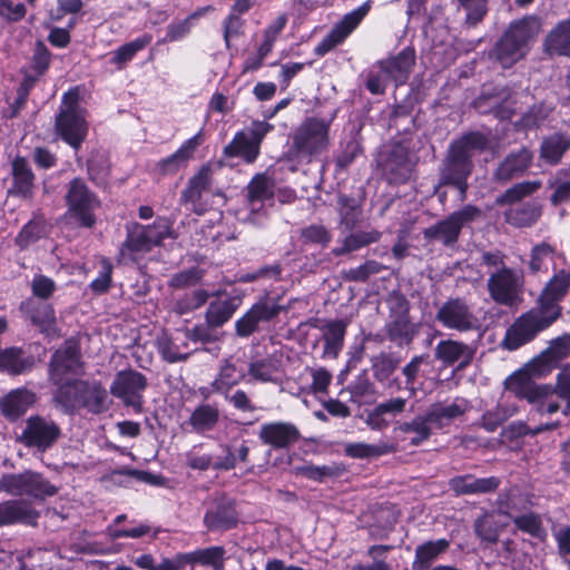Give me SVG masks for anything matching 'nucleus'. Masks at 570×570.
<instances>
[{"instance_id": "423d86ee", "label": "nucleus", "mask_w": 570, "mask_h": 570, "mask_svg": "<svg viewBox=\"0 0 570 570\" xmlns=\"http://www.w3.org/2000/svg\"><path fill=\"white\" fill-rule=\"evenodd\" d=\"M330 121L321 118H306L292 135V153L298 158L311 163L327 149L330 145Z\"/></svg>"}, {"instance_id": "a19ab883", "label": "nucleus", "mask_w": 570, "mask_h": 570, "mask_svg": "<svg viewBox=\"0 0 570 570\" xmlns=\"http://www.w3.org/2000/svg\"><path fill=\"white\" fill-rule=\"evenodd\" d=\"M396 451L397 444L387 441H380L374 444L363 442L347 443L344 446L345 454L353 459L379 458L382 455L395 453Z\"/></svg>"}, {"instance_id": "393cba45", "label": "nucleus", "mask_w": 570, "mask_h": 570, "mask_svg": "<svg viewBox=\"0 0 570 570\" xmlns=\"http://www.w3.org/2000/svg\"><path fill=\"white\" fill-rule=\"evenodd\" d=\"M209 187L210 170L207 167H203L189 179L187 187L181 193V202L189 205L194 213L202 215L206 209L202 200L209 191Z\"/></svg>"}, {"instance_id": "a18cd8bd", "label": "nucleus", "mask_w": 570, "mask_h": 570, "mask_svg": "<svg viewBox=\"0 0 570 570\" xmlns=\"http://www.w3.org/2000/svg\"><path fill=\"white\" fill-rule=\"evenodd\" d=\"M13 186L10 193L22 197L31 196L33 188V174L24 158H16L12 161Z\"/></svg>"}, {"instance_id": "680f3d73", "label": "nucleus", "mask_w": 570, "mask_h": 570, "mask_svg": "<svg viewBox=\"0 0 570 570\" xmlns=\"http://www.w3.org/2000/svg\"><path fill=\"white\" fill-rule=\"evenodd\" d=\"M386 267L374 261L368 259L364 264L342 272V277L347 282H366L372 275L379 274Z\"/></svg>"}, {"instance_id": "6e6552de", "label": "nucleus", "mask_w": 570, "mask_h": 570, "mask_svg": "<svg viewBox=\"0 0 570 570\" xmlns=\"http://www.w3.org/2000/svg\"><path fill=\"white\" fill-rule=\"evenodd\" d=\"M0 492L12 497H29L45 500L53 497L58 488L51 484L41 473L26 470L21 473H4L0 478Z\"/></svg>"}, {"instance_id": "58836bf2", "label": "nucleus", "mask_w": 570, "mask_h": 570, "mask_svg": "<svg viewBox=\"0 0 570 570\" xmlns=\"http://www.w3.org/2000/svg\"><path fill=\"white\" fill-rule=\"evenodd\" d=\"M202 132L199 131L188 140H186L178 150H176L173 155L164 158L159 161V169L164 174L174 173L178 170L180 167L185 166L187 161L191 158L193 154L197 149V147L202 144Z\"/></svg>"}, {"instance_id": "f8f14e48", "label": "nucleus", "mask_w": 570, "mask_h": 570, "mask_svg": "<svg viewBox=\"0 0 570 570\" xmlns=\"http://www.w3.org/2000/svg\"><path fill=\"white\" fill-rule=\"evenodd\" d=\"M487 287L495 303L512 306L523 292V275L512 268H500L490 274Z\"/></svg>"}, {"instance_id": "bb28decb", "label": "nucleus", "mask_w": 570, "mask_h": 570, "mask_svg": "<svg viewBox=\"0 0 570 570\" xmlns=\"http://www.w3.org/2000/svg\"><path fill=\"white\" fill-rule=\"evenodd\" d=\"M532 158V153L524 147L510 153L493 173V178L497 181L507 183L522 175L530 167Z\"/></svg>"}, {"instance_id": "4be33fe9", "label": "nucleus", "mask_w": 570, "mask_h": 570, "mask_svg": "<svg viewBox=\"0 0 570 570\" xmlns=\"http://www.w3.org/2000/svg\"><path fill=\"white\" fill-rule=\"evenodd\" d=\"M258 436L273 449H287L299 440L301 433L293 423L271 422L261 426Z\"/></svg>"}, {"instance_id": "ea45409f", "label": "nucleus", "mask_w": 570, "mask_h": 570, "mask_svg": "<svg viewBox=\"0 0 570 570\" xmlns=\"http://www.w3.org/2000/svg\"><path fill=\"white\" fill-rule=\"evenodd\" d=\"M381 235L382 234L376 229L351 233L342 239L340 246L332 249V254L338 257L360 250L370 244L376 243L381 238Z\"/></svg>"}, {"instance_id": "6ab92c4d", "label": "nucleus", "mask_w": 570, "mask_h": 570, "mask_svg": "<svg viewBox=\"0 0 570 570\" xmlns=\"http://www.w3.org/2000/svg\"><path fill=\"white\" fill-rule=\"evenodd\" d=\"M283 307L268 301L255 303L242 317L235 322V333L239 337H248L259 331L261 323L276 317Z\"/></svg>"}, {"instance_id": "e433bc0d", "label": "nucleus", "mask_w": 570, "mask_h": 570, "mask_svg": "<svg viewBox=\"0 0 570 570\" xmlns=\"http://www.w3.org/2000/svg\"><path fill=\"white\" fill-rule=\"evenodd\" d=\"M220 417L217 404L202 403L191 412L187 424L193 432L205 433L215 429Z\"/></svg>"}, {"instance_id": "ddd939ff", "label": "nucleus", "mask_w": 570, "mask_h": 570, "mask_svg": "<svg viewBox=\"0 0 570 570\" xmlns=\"http://www.w3.org/2000/svg\"><path fill=\"white\" fill-rule=\"evenodd\" d=\"M79 343L68 338L51 356L49 362V380L53 384L68 381L69 376L80 375L82 372Z\"/></svg>"}, {"instance_id": "2f4dec72", "label": "nucleus", "mask_w": 570, "mask_h": 570, "mask_svg": "<svg viewBox=\"0 0 570 570\" xmlns=\"http://www.w3.org/2000/svg\"><path fill=\"white\" fill-rule=\"evenodd\" d=\"M204 523L210 531H226L234 528L237 523L234 504L227 500L216 503L206 512Z\"/></svg>"}, {"instance_id": "338daca9", "label": "nucleus", "mask_w": 570, "mask_h": 570, "mask_svg": "<svg viewBox=\"0 0 570 570\" xmlns=\"http://www.w3.org/2000/svg\"><path fill=\"white\" fill-rule=\"evenodd\" d=\"M207 299L208 293L205 289H196L176 301L175 312L179 315L187 314L203 306Z\"/></svg>"}, {"instance_id": "412c9836", "label": "nucleus", "mask_w": 570, "mask_h": 570, "mask_svg": "<svg viewBox=\"0 0 570 570\" xmlns=\"http://www.w3.org/2000/svg\"><path fill=\"white\" fill-rule=\"evenodd\" d=\"M475 350L470 345L448 338L440 341L434 350V355L444 366H452L458 363V368L463 370L471 364Z\"/></svg>"}, {"instance_id": "09e8293b", "label": "nucleus", "mask_w": 570, "mask_h": 570, "mask_svg": "<svg viewBox=\"0 0 570 570\" xmlns=\"http://www.w3.org/2000/svg\"><path fill=\"white\" fill-rule=\"evenodd\" d=\"M236 309L233 298L213 301L205 314L206 324L209 327H220L232 318Z\"/></svg>"}, {"instance_id": "c9c22d12", "label": "nucleus", "mask_w": 570, "mask_h": 570, "mask_svg": "<svg viewBox=\"0 0 570 570\" xmlns=\"http://www.w3.org/2000/svg\"><path fill=\"white\" fill-rule=\"evenodd\" d=\"M273 197V181L265 175H256L247 185V204L250 213H259L264 209V203Z\"/></svg>"}, {"instance_id": "5701e85b", "label": "nucleus", "mask_w": 570, "mask_h": 570, "mask_svg": "<svg viewBox=\"0 0 570 570\" xmlns=\"http://www.w3.org/2000/svg\"><path fill=\"white\" fill-rule=\"evenodd\" d=\"M570 355V333H566L552 340L548 348L541 353L533 364H530L525 371L539 376L549 372L552 367Z\"/></svg>"}, {"instance_id": "cd10ccee", "label": "nucleus", "mask_w": 570, "mask_h": 570, "mask_svg": "<svg viewBox=\"0 0 570 570\" xmlns=\"http://www.w3.org/2000/svg\"><path fill=\"white\" fill-rule=\"evenodd\" d=\"M415 63V51L413 48H404L395 57L380 62L381 71L386 78L396 82L404 83Z\"/></svg>"}, {"instance_id": "a878e982", "label": "nucleus", "mask_w": 570, "mask_h": 570, "mask_svg": "<svg viewBox=\"0 0 570 570\" xmlns=\"http://www.w3.org/2000/svg\"><path fill=\"white\" fill-rule=\"evenodd\" d=\"M39 513L23 499H12L0 503V527L14 523L36 524Z\"/></svg>"}, {"instance_id": "8fccbe9b", "label": "nucleus", "mask_w": 570, "mask_h": 570, "mask_svg": "<svg viewBox=\"0 0 570 570\" xmlns=\"http://www.w3.org/2000/svg\"><path fill=\"white\" fill-rule=\"evenodd\" d=\"M542 215V206L535 203H527L512 208L505 213L509 224L517 227H530L538 222Z\"/></svg>"}, {"instance_id": "aec40b11", "label": "nucleus", "mask_w": 570, "mask_h": 570, "mask_svg": "<svg viewBox=\"0 0 570 570\" xmlns=\"http://www.w3.org/2000/svg\"><path fill=\"white\" fill-rule=\"evenodd\" d=\"M519 97L507 88L494 92H483L476 100L475 107L480 112L491 111L501 120L510 119L518 111Z\"/></svg>"}, {"instance_id": "6e6d98bb", "label": "nucleus", "mask_w": 570, "mask_h": 570, "mask_svg": "<svg viewBox=\"0 0 570 570\" xmlns=\"http://www.w3.org/2000/svg\"><path fill=\"white\" fill-rule=\"evenodd\" d=\"M503 525L493 513H483L474 522L475 534L483 541L495 543Z\"/></svg>"}, {"instance_id": "b1692460", "label": "nucleus", "mask_w": 570, "mask_h": 570, "mask_svg": "<svg viewBox=\"0 0 570 570\" xmlns=\"http://www.w3.org/2000/svg\"><path fill=\"white\" fill-rule=\"evenodd\" d=\"M501 484L497 476L476 478L472 474L450 479L449 487L456 495H480L495 492Z\"/></svg>"}, {"instance_id": "f3484780", "label": "nucleus", "mask_w": 570, "mask_h": 570, "mask_svg": "<svg viewBox=\"0 0 570 570\" xmlns=\"http://www.w3.org/2000/svg\"><path fill=\"white\" fill-rule=\"evenodd\" d=\"M368 10L370 4L364 3L352 12L345 14L343 19L335 24V27L315 47L314 53L318 57H323L336 46L341 45L360 24Z\"/></svg>"}, {"instance_id": "49530a36", "label": "nucleus", "mask_w": 570, "mask_h": 570, "mask_svg": "<svg viewBox=\"0 0 570 570\" xmlns=\"http://www.w3.org/2000/svg\"><path fill=\"white\" fill-rule=\"evenodd\" d=\"M86 382L87 381L73 380L71 382L65 381L61 384H57L58 390L55 394V401L60 404L65 411L81 406L85 389L79 385L86 384Z\"/></svg>"}, {"instance_id": "20e7f679", "label": "nucleus", "mask_w": 570, "mask_h": 570, "mask_svg": "<svg viewBox=\"0 0 570 570\" xmlns=\"http://www.w3.org/2000/svg\"><path fill=\"white\" fill-rule=\"evenodd\" d=\"M559 318L557 308L542 306L537 302L535 306L522 313L508 327L502 346L508 351L518 350L532 342Z\"/></svg>"}, {"instance_id": "0e129e2a", "label": "nucleus", "mask_w": 570, "mask_h": 570, "mask_svg": "<svg viewBox=\"0 0 570 570\" xmlns=\"http://www.w3.org/2000/svg\"><path fill=\"white\" fill-rule=\"evenodd\" d=\"M513 523L518 530L530 534L531 537L542 539L546 537V530L539 514L530 512L513 518Z\"/></svg>"}, {"instance_id": "39448f33", "label": "nucleus", "mask_w": 570, "mask_h": 570, "mask_svg": "<svg viewBox=\"0 0 570 570\" xmlns=\"http://www.w3.org/2000/svg\"><path fill=\"white\" fill-rule=\"evenodd\" d=\"M79 98L77 88L63 95L55 124L58 136L76 150L81 147L88 134L86 111L79 106Z\"/></svg>"}, {"instance_id": "c85d7f7f", "label": "nucleus", "mask_w": 570, "mask_h": 570, "mask_svg": "<svg viewBox=\"0 0 570 570\" xmlns=\"http://www.w3.org/2000/svg\"><path fill=\"white\" fill-rule=\"evenodd\" d=\"M246 376V371L237 364L233 356H229L222 360L218 373L210 383V386L213 392L218 394L230 392L234 386L244 382Z\"/></svg>"}, {"instance_id": "c03bdc74", "label": "nucleus", "mask_w": 570, "mask_h": 570, "mask_svg": "<svg viewBox=\"0 0 570 570\" xmlns=\"http://www.w3.org/2000/svg\"><path fill=\"white\" fill-rule=\"evenodd\" d=\"M33 365V358L23 357L20 348L10 347L0 352V372L19 375L30 371Z\"/></svg>"}, {"instance_id": "72a5a7b5", "label": "nucleus", "mask_w": 570, "mask_h": 570, "mask_svg": "<svg viewBox=\"0 0 570 570\" xmlns=\"http://www.w3.org/2000/svg\"><path fill=\"white\" fill-rule=\"evenodd\" d=\"M36 400V394L27 389L13 390L0 401L1 412L6 417L16 420L23 415Z\"/></svg>"}, {"instance_id": "5fc2aeb1", "label": "nucleus", "mask_w": 570, "mask_h": 570, "mask_svg": "<svg viewBox=\"0 0 570 570\" xmlns=\"http://www.w3.org/2000/svg\"><path fill=\"white\" fill-rule=\"evenodd\" d=\"M151 40L150 35H144L142 37L122 45L112 52L111 63L116 65L118 69H122L124 66L129 62L138 51L146 48Z\"/></svg>"}, {"instance_id": "9b49d317", "label": "nucleus", "mask_w": 570, "mask_h": 570, "mask_svg": "<svg viewBox=\"0 0 570 570\" xmlns=\"http://www.w3.org/2000/svg\"><path fill=\"white\" fill-rule=\"evenodd\" d=\"M65 200L68 215L80 226L91 228L95 225V210L100 206V202L81 178H75L69 183Z\"/></svg>"}, {"instance_id": "37998d69", "label": "nucleus", "mask_w": 570, "mask_h": 570, "mask_svg": "<svg viewBox=\"0 0 570 570\" xmlns=\"http://www.w3.org/2000/svg\"><path fill=\"white\" fill-rule=\"evenodd\" d=\"M151 249L147 240L145 226L136 224L128 228L127 238L120 248L121 258L135 259L137 254H144Z\"/></svg>"}, {"instance_id": "79ce46f5", "label": "nucleus", "mask_w": 570, "mask_h": 570, "mask_svg": "<svg viewBox=\"0 0 570 570\" xmlns=\"http://www.w3.org/2000/svg\"><path fill=\"white\" fill-rule=\"evenodd\" d=\"M544 50L551 56L570 57V20L558 23L549 32L544 40Z\"/></svg>"}, {"instance_id": "a211bd4d", "label": "nucleus", "mask_w": 570, "mask_h": 570, "mask_svg": "<svg viewBox=\"0 0 570 570\" xmlns=\"http://www.w3.org/2000/svg\"><path fill=\"white\" fill-rule=\"evenodd\" d=\"M368 10L370 4L364 3L352 12L345 14L343 19L335 24V27L315 47L314 53L318 57H323L336 46L341 45L360 24Z\"/></svg>"}, {"instance_id": "bf43d9fd", "label": "nucleus", "mask_w": 570, "mask_h": 570, "mask_svg": "<svg viewBox=\"0 0 570 570\" xmlns=\"http://www.w3.org/2000/svg\"><path fill=\"white\" fill-rule=\"evenodd\" d=\"M46 235V224L41 218L31 219L16 237V244L24 249Z\"/></svg>"}, {"instance_id": "052dcab7", "label": "nucleus", "mask_w": 570, "mask_h": 570, "mask_svg": "<svg viewBox=\"0 0 570 570\" xmlns=\"http://www.w3.org/2000/svg\"><path fill=\"white\" fill-rule=\"evenodd\" d=\"M569 142L560 135H553L541 144V158L549 164L556 165L568 149Z\"/></svg>"}, {"instance_id": "0eeeda50", "label": "nucleus", "mask_w": 570, "mask_h": 570, "mask_svg": "<svg viewBox=\"0 0 570 570\" xmlns=\"http://www.w3.org/2000/svg\"><path fill=\"white\" fill-rule=\"evenodd\" d=\"M505 391L527 400L538 413H556L560 405L548 385H538L528 371H518L504 381Z\"/></svg>"}, {"instance_id": "774afa93", "label": "nucleus", "mask_w": 570, "mask_h": 570, "mask_svg": "<svg viewBox=\"0 0 570 570\" xmlns=\"http://www.w3.org/2000/svg\"><path fill=\"white\" fill-rule=\"evenodd\" d=\"M400 361L390 354H381L373 361V375L379 382L386 381L397 368Z\"/></svg>"}, {"instance_id": "1a4fd4ad", "label": "nucleus", "mask_w": 570, "mask_h": 570, "mask_svg": "<svg viewBox=\"0 0 570 570\" xmlns=\"http://www.w3.org/2000/svg\"><path fill=\"white\" fill-rule=\"evenodd\" d=\"M435 320L446 330L458 333H481L483 323L473 307L462 297H450L439 307Z\"/></svg>"}, {"instance_id": "7c9ffc66", "label": "nucleus", "mask_w": 570, "mask_h": 570, "mask_svg": "<svg viewBox=\"0 0 570 570\" xmlns=\"http://www.w3.org/2000/svg\"><path fill=\"white\" fill-rule=\"evenodd\" d=\"M570 288V272L564 269L557 273L546 285L537 302L542 306L554 307L558 309V317L562 314L560 301Z\"/></svg>"}, {"instance_id": "e2e57ef3", "label": "nucleus", "mask_w": 570, "mask_h": 570, "mask_svg": "<svg viewBox=\"0 0 570 570\" xmlns=\"http://www.w3.org/2000/svg\"><path fill=\"white\" fill-rule=\"evenodd\" d=\"M517 409L502 403L493 410L485 412L481 417V426L488 432H494L504 421L515 413Z\"/></svg>"}, {"instance_id": "4c0bfd02", "label": "nucleus", "mask_w": 570, "mask_h": 570, "mask_svg": "<svg viewBox=\"0 0 570 570\" xmlns=\"http://www.w3.org/2000/svg\"><path fill=\"white\" fill-rule=\"evenodd\" d=\"M259 146L245 130L236 132L233 140L225 146L224 155L226 157H239L247 164L254 163L259 155Z\"/></svg>"}, {"instance_id": "4d7b16f0", "label": "nucleus", "mask_w": 570, "mask_h": 570, "mask_svg": "<svg viewBox=\"0 0 570 570\" xmlns=\"http://www.w3.org/2000/svg\"><path fill=\"white\" fill-rule=\"evenodd\" d=\"M210 469L215 471H229L236 466L235 452L228 444L220 443L215 449L208 450Z\"/></svg>"}, {"instance_id": "473e14b6", "label": "nucleus", "mask_w": 570, "mask_h": 570, "mask_svg": "<svg viewBox=\"0 0 570 570\" xmlns=\"http://www.w3.org/2000/svg\"><path fill=\"white\" fill-rule=\"evenodd\" d=\"M20 309L41 332L49 334L53 331L56 316L49 303L37 302L30 298L21 303Z\"/></svg>"}, {"instance_id": "f704fd0d", "label": "nucleus", "mask_w": 570, "mask_h": 570, "mask_svg": "<svg viewBox=\"0 0 570 570\" xmlns=\"http://www.w3.org/2000/svg\"><path fill=\"white\" fill-rule=\"evenodd\" d=\"M450 541L448 539L429 540L415 548L414 560L412 561L413 570H430L434 561L441 554L448 551Z\"/></svg>"}, {"instance_id": "7ed1b4c3", "label": "nucleus", "mask_w": 570, "mask_h": 570, "mask_svg": "<svg viewBox=\"0 0 570 570\" xmlns=\"http://www.w3.org/2000/svg\"><path fill=\"white\" fill-rule=\"evenodd\" d=\"M539 31L540 22L535 17H525L512 22L497 42L491 56L503 68L512 67L527 55Z\"/></svg>"}, {"instance_id": "3c124183", "label": "nucleus", "mask_w": 570, "mask_h": 570, "mask_svg": "<svg viewBox=\"0 0 570 570\" xmlns=\"http://www.w3.org/2000/svg\"><path fill=\"white\" fill-rule=\"evenodd\" d=\"M79 386L85 389L81 406L88 409L89 412L95 414L107 410L106 400L108 394L100 383L86 382V384H80Z\"/></svg>"}, {"instance_id": "dca6fc26", "label": "nucleus", "mask_w": 570, "mask_h": 570, "mask_svg": "<svg viewBox=\"0 0 570 570\" xmlns=\"http://www.w3.org/2000/svg\"><path fill=\"white\" fill-rule=\"evenodd\" d=\"M380 165L390 183L401 184L410 179L414 164L409 149L402 144H393L382 155Z\"/></svg>"}, {"instance_id": "9d476101", "label": "nucleus", "mask_w": 570, "mask_h": 570, "mask_svg": "<svg viewBox=\"0 0 570 570\" xmlns=\"http://www.w3.org/2000/svg\"><path fill=\"white\" fill-rule=\"evenodd\" d=\"M482 212L474 205H466L460 210L453 212L444 219L423 230L424 239L440 242L446 247H453L461 234V230L480 218Z\"/></svg>"}, {"instance_id": "4468645a", "label": "nucleus", "mask_w": 570, "mask_h": 570, "mask_svg": "<svg viewBox=\"0 0 570 570\" xmlns=\"http://www.w3.org/2000/svg\"><path fill=\"white\" fill-rule=\"evenodd\" d=\"M60 435L61 430L55 421L32 415L26 421L20 441L27 448H33L43 453L58 441Z\"/></svg>"}, {"instance_id": "603ef678", "label": "nucleus", "mask_w": 570, "mask_h": 570, "mask_svg": "<svg viewBox=\"0 0 570 570\" xmlns=\"http://www.w3.org/2000/svg\"><path fill=\"white\" fill-rule=\"evenodd\" d=\"M542 187L541 180H527L518 183L507 189L500 195L495 203L497 205L504 206L520 202L521 199L531 196Z\"/></svg>"}, {"instance_id": "f03ea898", "label": "nucleus", "mask_w": 570, "mask_h": 570, "mask_svg": "<svg viewBox=\"0 0 570 570\" xmlns=\"http://www.w3.org/2000/svg\"><path fill=\"white\" fill-rule=\"evenodd\" d=\"M468 410L469 402L464 399H455L450 404L436 402L431 404L423 414L414 416L411 421L397 423L394 431L412 434L410 444L419 446L431 438L433 428L438 430L445 429Z\"/></svg>"}, {"instance_id": "864d4df0", "label": "nucleus", "mask_w": 570, "mask_h": 570, "mask_svg": "<svg viewBox=\"0 0 570 570\" xmlns=\"http://www.w3.org/2000/svg\"><path fill=\"white\" fill-rule=\"evenodd\" d=\"M386 333L391 341L410 342L414 335V327L409 314L390 316L386 323Z\"/></svg>"}, {"instance_id": "f257e3e1", "label": "nucleus", "mask_w": 570, "mask_h": 570, "mask_svg": "<svg viewBox=\"0 0 570 570\" xmlns=\"http://www.w3.org/2000/svg\"><path fill=\"white\" fill-rule=\"evenodd\" d=\"M488 138L480 132L464 135L451 144L440 168V185L453 186L460 193V200L466 199L468 178L472 173V156L488 147Z\"/></svg>"}, {"instance_id": "13d9d810", "label": "nucleus", "mask_w": 570, "mask_h": 570, "mask_svg": "<svg viewBox=\"0 0 570 570\" xmlns=\"http://www.w3.org/2000/svg\"><path fill=\"white\" fill-rule=\"evenodd\" d=\"M556 249L548 243L542 242L532 247L530 253L529 268L532 273L548 271V264L553 262Z\"/></svg>"}, {"instance_id": "de8ad7c7", "label": "nucleus", "mask_w": 570, "mask_h": 570, "mask_svg": "<svg viewBox=\"0 0 570 570\" xmlns=\"http://www.w3.org/2000/svg\"><path fill=\"white\" fill-rule=\"evenodd\" d=\"M225 552L223 547L216 546L183 554L186 563H199L202 566H209L214 570H223Z\"/></svg>"}, {"instance_id": "2eb2a0df", "label": "nucleus", "mask_w": 570, "mask_h": 570, "mask_svg": "<svg viewBox=\"0 0 570 570\" xmlns=\"http://www.w3.org/2000/svg\"><path fill=\"white\" fill-rule=\"evenodd\" d=\"M147 387V379L135 370H124L116 374L110 393L120 399L126 406L134 407L137 412L142 407V393Z\"/></svg>"}, {"instance_id": "69168bd1", "label": "nucleus", "mask_w": 570, "mask_h": 570, "mask_svg": "<svg viewBox=\"0 0 570 570\" xmlns=\"http://www.w3.org/2000/svg\"><path fill=\"white\" fill-rule=\"evenodd\" d=\"M277 368L275 364L267 358L257 360L248 364L246 374L249 376L248 382L256 381L262 383L274 382V374Z\"/></svg>"}, {"instance_id": "c756f323", "label": "nucleus", "mask_w": 570, "mask_h": 570, "mask_svg": "<svg viewBox=\"0 0 570 570\" xmlns=\"http://www.w3.org/2000/svg\"><path fill=\"white\" fill-rule=\"evenodd\" d=\"M347 325L348 323L345 320H330L323 324V358H336L338 356L344 346Z\"/></svg>"}]
</instances>
